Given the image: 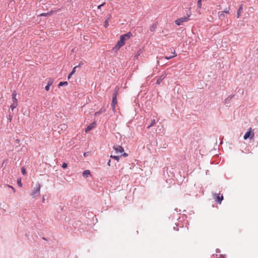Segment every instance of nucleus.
I'll list each match as a JSON object with an SVG mask.
<instances>
[{"label":"nucleus","instance_id":"f257e3e1","mask_svg":"<svg viewBox=\"0 0 258 258\" xmlns=\"http://www.w3.org/2000/svg\"><path fill=\"white\" fill-rule=\"evenodd\" d=\"M191 15L190 13H187L186 16H184L180 18L177 19L175 21V23L177 26H180L183 23L187 22L189 20V17Z\"/></svg>","mask_w":258,"mask_h":258},{"label":"nucleus","instance_id":"f03ea898","mask_svg":"<svg viewBox=\"0 0 258 258\" xmlns=\"http://www.w3.org/2000/svg\"><path fill=\"white\" fill-rule=\"evenodd\" d=\"M119 88L118 86H116L114 89V93L113 94L112 102L111 104V107L113 110H115V105L117 104V95Z\"/></svg>","mask_w":258,"mask_h":258},{"label":"nucleus","instance_id":"7ed1b4c3","mask_svg":"<svg viewBox=\"0 0 258 258\" xmlns=\"http://www.w3.org/2000/svg\"><path fill=\"white\" fill-rule=\"evenodd\" d=\"M40 188H41V185H40V184L39 183H38L36 184V187L35 188H34V189H33V190L31 192L30 195L33 198L36 197L40 194Z\"/></svg>","mask_w":258,"mask_h":258},{"label":"nucleus","instance_id":"20e7f679","mask_svg":"<svg viewBox=\"0 0 258 258\" xmlns=\"http://www.w3.org/2000/svg\"><path fill=\"white\" fill-rule=\"evenodd\" d=\"M254 136V132L252 131L251 128L250 127L248 129L247 131L244 134L243 138L244 140H247V139L251 140L253 138Z\"/></svg>","mask_w":258,"mask_h":258},{"label":"nucleus","instance_id":"39448f33","mask_svg":"<svg viewBox=\"0 0 258 258\" xmlns=\"http://www.w3.org/2000/svg\"><path fill=\"white\" fill-rule=\"evenodd\" d=\"M125 41V38H123V37H121L120 36V40L117 42L116 44L115 45L114 48L116 49H119L121 46H122Z\"/></svg>","mask_w":258,"mask_h":258},{"label":"nucleus","instance_id":"423d86ee","mask_svg":"<svg viewBox=\"0 0 258 258\" xmlns=\"http://www.w3.org/2000/svg\"><path fill=\"white\" fill-rule=\"evenodd\" d=\"M213 196L216 202L219 204H221L222 200H223V196L220 194H213Z\"/></svg>","mask_w":258,"mask_h":258},{"label":"nucleus","instance_id":"0eeeda50","mask_svg":"<svg viewBox=\"0 0 258 258\" xmlns=\"http://www.w3.org/2000/svg\"><path fill=\"white\" fill-rule=\"evenodd\" d=\"M166 76L167 74L166 72H163L162 75L160 77H158L156 81V84L160 85L161 83L162 80L166 78Z\"/></svg>","mask_w":258,"mask_h":258},{"label":"nucleus","instance_id":"6e6552de","mask_svg":"<svg viewBox=\"0 0 258 258\" xmlns=\"http://www.w3.org/2000/svg\"><path fill=\"white\" fill-rule=\"evenodd\" d=\"M113 148L116 153H122L124 152V149L123 147L119 145H114Z\"/></svg>","mask_w":258,"mask_h":258},{"label":"nucleus","instance_id":"1a4fd4ad","mask_svg":"<svg viewBox=\"0 0 258 258\" xmlns=\"http://www.w3.org/2000/svg\"><path fill=\"white\" fill-rule=\"evenodd\" d=\"M229 13V8H226L224 10V11L221 12L220 14V13H219V18L221 19H223L225 17V14H228Z\"/></svg>","mask_w":258,"mask_h":258},{"label":"nucleus","instance_id":"9d476101","mask_svg":"<svg viewBox=\"0 0 258 258\" xmlns=\"http://www.w3.org/2000/svg\"><path fill=\"white\" fill-rule=\"evenodd\" d=\"M96 125V123L95 122H93L90 123L85 129V132L86 133H87V132L90 131L92 129H93V128H94L95 127Z\"/></svg>","mask_w":258,"mask_h":258},{"label":"nucleus","instance_id":"9b49d317","mask_svg":"<svg viewBox=\"0 0 258 258\" xmlns=\"http://www.w3.org/2000/svg\"><path fill=\"white\" fill-rule=\"evenodd\" d=\"M234 95H230L227 98L225 99L224 103L225 104H229L230 103V100L234 97Z\"/></svg>","mask_w":258,"mask_h":258},{"label":"nucleus","instance_id":"f8f14e48","mask_svg":"<svg viewBox=\"0 0 258 258\" xmlns=\"http://www.w3.org/2000/svg\"><path fill=\"white\" fill-rule=\"evenodd\" d=\"M121 37H123V38H125V40H126L132 36V33L131 32H129L126 34L121 35Z\"/></svg>","mask_w":258,"mask_h":258},{"label":"nucleus","instance_id":"ddd939ff","mask_svg":"<svg viewBox=\"0 0 258 258\" xmlns=\"http://www.w3.org/2000/svg\"><path fill=\"white\" fill-rule=\"evenodd\" d=\"M242 10H243V5H241L239 6L238 10L237 12L236 16H237V18H239V17L240 16L241 12L242 11Z\"/></svg>","mask_w":258,"mask_h":258},{"label":"nucleus","instance_id":"4468645a","mask_svg":"<svg viewBox=\"0 0 258 258\" xmlns=\"http://www.w3.org/2000/svg\"><path fill=\"white\" fill-rule=\"evenodd\" d=\"M16 96H17L16 92L15 91H14L12 94V100H13V102L18 103V100L16 98Z\"/></svg>","mask_w":258,"mask_h":258},{"label":"nucleus","instance_id":"2eb2a0df","mask_svg":"<svg viewBox=\"0 0 258 258\" xmlns=\"http://www.w3.org/2000/svg\"><path fill=\"white\" fill-rule=\"evenodd\" d=\"M172 55H171V56H166L165 57V58L167 60H169V59H170L171 58H173V57H174L176 56V52L174 50V51L172 52Z\"/></svg>","mask_w":258,"mask_h":258},{"label":"nucleus","instance_id":"dca6fc26","mask_svg":"<svg viewBox=\"0 0 258 258\" xmlns=\"http://www.w3.org/2000/svg\"><path fill=\"white\" fill-rule=\"evenodd\" d=\"M91 175V173H90V170H85L83 172V176L84 177H87L89 175Z\"/></svg>","mask_w":258,"mask_h":258},{"label":"nucleus","instance_id":"f3484780","mask_svg":"<svg viewBox=\"0 0 258 258\" xmlns=\"http://www.w3.org/2000/svg\"><path fill=\"white\" fill-rule=\"evenodd\" d=\"M17 105H18V103L13 102L10 106V108L11 109V110L12 111H13L14 109L17 107Z\"/></svg>","mask_w":258,"mask_h":258},{"label":"nucleus","instance_id":"a211bd4d","mask_svg":"<svg viewBox=\"0 0 258 258\" xmlns=\"http://www.w3.org/2000/svg\"><path fill=\"white\" fill-rule=\"evenodd\" d=\"M157 27V24L156 23L153 24L150 27V30L151 32H154Z\"/></svg>","mask_w":258,"mask_h":258},{"label":"nucleus","instance_id":"6ab92c4d","mask_svg":"<svg viewBox=\"0 0 258 258\" xmlns=\"http://www.w3.org/2000/svg\"><path fill=\"white\" fill-rule=\"evenodd\" d=\"M156 123L155 119L152 120L151 123L147 126V128H149L150 127L153 126Z\"/></svg>","mask_w":258,"mask_h":258},{"label":"nucleus","instance_id":"aec40b11","mask_svg":"<svg viewBox=\"0 0 258 258\" xmlns=\"http://www.w3.org/2000/svg\"><path fill=\"white\" fill-rule=\"evenodd\" d=\"M68 83L67 81H65V82H59V83L58 84V87H60L61 86H67L68 85Z\"/></svg>","mask_w":258,"mask_h":258},{"label":"nucleus","instance_id":"412c9836","mask_svg":"<svg viewBox=\"0 0 258 258\" xmlns=\"http://www.w3.org/2000/svg\"><path fill=\"white\" fill-rule=\"evenodd\" d=\"M202 7V0H198L197 3V9H200Z\"/></svg>","mask_w":258,"mask_h":258},{"label":"nucleus","instance_id":"4be33fe9","mask_svg":"<svg viewBox=\"0 0 258 258\" xmlns=\"http://www.w3.org/2000/svg\"><path fill=\"white\" fill-rule=\"evenodd\" d=\"M52 12L51 11V12H48V13H42L40 15V16H50L51 15Z\"/></svg>","mask_w":258,"mask_h":258},{"label":"nucleus","instance_id":"5701e85b","mask_svg":"<svg viewBox=\"0 0 258 258\" xmlns=\"http://www.w3.org/2000/svg\"><path fill=\"white\" fill-rule=\"evenodd\" d=\"M109 18H108L104 22V26L105 27V28H107L108 25H109Z\"/></svg>","mask_w":258,"mask_h":258},{"label":"nucleus","instance_id":"b1692460","mask_svg":"<svg viewBox=\"0 0 258 258\" xmlns=\"http://www.w3.org/2000/svg\"><path fill=\"white\" fill-rule=\"evenodd\" d=\"M53 83V81L51 78H49L47 82V85L51 86Z\"/></svg>","mask_w":258,"mask_h":258},{"label":"nucleus","instance_id":"393cba45","mask_svg":"<svg viewBox=\"0 0 258 258\" xmlns=\"http://www.w3.org/2000/svg\"><path fill=\"white\" fill-rule=\"evenodd\" d=\"M142 53V50L141 49H140L138 51L137 53L136 54H135V57L136 58H138V56Z\"/></svg>","mask_w":258,"mask_h":258},{"label":"nucleus","instance_id":"a878e982","mask_svg":"<svg viewBox=\"0 0 258 258\" xmlns=\"http://www.w3.org/2000/svg\"><path fill=\"white\" fill-rule=\"evenodd\" d=\"M79 66H80V64H79V66H76V67H75L73 69V70H72V72L70 73L71 74V75H73V74L75 73V72H76V69L78 67H79Z\"/></svg>","mask_w":258,"mask_h":258},{"label":"nucleus","instance_id":"bb28decb","mask_svg":"<svg viewBox=\"0 0 258 258\" xmlns=\"http://www.w3.org/2000/svg\"><path fill=\"white\" fill-rule=\"evenodd\" d=\"M106 111V109L104 107H102L98 112H99V113L104 112Z\"/></svg>","mask_w":258,"mask_h":258},{"label":"nucleus","instance_id":"cd10ccee","mask_svg":"<svg viewBox=\"0 0 258 258\" xmlns=\"http://www.w3.org/2000/svg\"><path fill=\"white\" fill-rule=\"evenodd\" d=\"M110 157H111V158H113V159H115V160H117V161H118L119 158V157L118 156H115V155H114V156L111 155V156H110Z\"/></svg>","mask_w":258,"mask_h":258},{"label":"nucleus","instance_id":"c85d7f7f","mask_svg":"<svg viewBox=\"0 0 258 258\" xmlns=\"http://www.w3.org/2000/svg\"><path fill=\"white\" fill-rule=\"evenodd\" d=\"M17 184H18V185L20 187H22V185H23L22 183L21 182V179L18 180V181H17Z\"/></svg>","mask_w":258,"mask_h":258},{"label":"nucleus","instance_id":"c756f323","mask_svg":"<svg viewBox=\"0 0 258 258\" xmlns=\"http://www.w3.org/2000/svg\"><path fill=\"white\" fill-rule=\"evenodd\" d=\"M12 118H13V115L10 114L9 115V117H8V120H9V122H11L12 121Z\"/></svg>","mask_w":258,"mask_h":258},{"label":"nucleus","instance_id":"7c9ffc66","mask_svg":"<svg viewBox=\"0 0 258 258\" xmlns=\"http://www.w3.org/2000/svg\"><path fill=\"white\" fill-rule=\"evenodd\" d=\"M22 173L23 175H25L26 173L25 168L24 167H22L21 169Z\"/></svg>","mask_w":258,"mask_h":258},{"label":"nucleus","instance_id":"2f4dec72","mask_svg":"<svg viewBox=\"0 0 258 258\" xmlns=\"http://www.w3.org/2000/svg\"><path fill=\"white\" fill-rule=\"evenodd\" d=\"M8 160L7 159L4 160L3 162L2 167H3L6 165V163H7Z\"/></svg>","mask_w":258,"mask_h":258},{"label":"nucleus","instance_id":"473e14b6","mask_svg":"<svg viewBox=\"0 0 258 258\" xmlns=\"http://www.w3.org/2000/svg\"><path fill=\"white\" fill-rule=\"evenodd\" d=\"M67 166L68 165L66 163H63L61 165V167L63 168H66L67 167Z\"/></svg>","mask_w":258,"mask_h":258},{"label":"nucleus","instance_id":"72a5a7b5","mask_svg":"<svg viewBox=\"0 0 258 258\" xmlns=\"http://www.w3.org/2000/svg\"><path fill=\"white\" fill-rule=\"evenodd\" d=\"M50 86L49 85H46L45 87V89L46 91H48L49 90Z\"/></svg>","mask_w":258,"mask_h":258},{"label":"nucleus","instance_id":"f704fd0d","mask_svg":"<svg viewBox=\"0 0 258 258\" xmlns=\"http://www.w3.org/2000/svg\"><path fill=\"white\" fill-rule=\"evenodd\" d=\"M104 4H105V3H103V4H101V5H99V6H98V8H98V9H100L102 6H103L104 5Z\"/></svg>","mask_w":258,"mask_h":258},{"label":"nucleus","instance_id":"c9c22d12","mask_svg":"<svg viewBox=\"0 0 258 258\" xmlns=\"http://www.w3.org/2000/svg\"><path fill=\"white\" fill-rule=\"evenodd\" d=\"M100 113H99V112L98 111H97L95 113V116H98V115H99Z\"/></svg>","mask_w":258,"mask_h":258},{"label":"nucleus","instance_id":"e433bc0d","mask_svg":"<svg viewBox=\"0 0 258 258\" xmlns=\"http://www.w3.org/2000/svg\"><path fill=\"white\" fill-rule=\"evenodd\" d=\"M122 156L123 157H126V156H128V154L127 153H123V154H122Z\"/></svg>","mask_w":258,"mask_h":258},{"label":"nucleus","instance_id":"4c0bfd02","mask_svg":"<svg viewBox=\"0 0 258 258\" xmlns=\"http://www.w3.org/2000/svg\"><path fill=\"white\" fill-rule=\"evenodd\" d=\"M110 162H111V160L110 159L109 160V161H108L107 162V165L110 166Z\"/></svg>","mask_w":258,"mask_h":258},{"label":"nucleus","instance_id":"58836bf2","mask_svg":"<svg viewBox=\"0 0 258 258\" xmlns=\"http://www.w3.org/2000/svg\"><path fill=\"white\" fill-rule=\"evenodd\" d=\"M72 75H71V73H70V74H69V76H68V79H70Z\"/></svg>","mask_w":258,"mask_h":258},{"label":"nucleus","instance_id":"ea45409f","mask_svg":"<svg viewBox=\"0 0 258 258\" xmlns=\"http://www.w3.org/2000/svg\"><path fill=\"white\" fill-rule=\"evenodd\" d=\"M61 126H62V127H61V129H63V128H65V127H66V125L65 124H61Z\"/></svg>","mask_w":258,"mask_h":258},{"label":"nucleus","instance_id":"a19ab883","mask_svg":"<svg viewBox=\"0 0 258 258\" xmlns=\"http://www.w3.org/2000/svg\"><path fill=\"white\" fill-rule=\"evenodd\" d=\"M61 126H62V127H61V129H63V128H65V127H66V125L65 124H61Z\"/></svg>","mask_w":258,"mask_h":258},{"label":"nucleus","instance_id":"79ce46f5","mask_svg":"<svg viewBox=\"0 0 258 258\" xmlns=\"http://www.w3.org/2000/svg\"><path fill=\"white\" fill-rule=\"evenodd\" d=\"M10 187L11 188H12V190H13L14 192L15 191V189L13 187H12V186H10Z\"/></svg>","mask_w":258,"mask_h":258},{"label":"nucleus","instance_id":"37998d69","mask_svg":"<svg viewBox=\"0 0 258 258\" xmlns=\"http://www.w3.org/2000/svg\"><path fill=\"white\" fill-rule=\"evenodd\" d=\"M42 201L43 203H44V202H45V199H44V197L42 198Z\"/></svg>","mask_w":258,"mask_h":258},{"label":"nucleus","instance_id":"c03bdc74","mask_svg":"<svg viewBox=\"0 0 258 258\" xmlns=\"http://www.w3.org/2000/svg\"><path fill=\"white\" fill-rule=\"evenodd\" d=\"M216 251L218 252H220V250L219 249H217L216 250Z\"/></svg>","mask_w":258,"mask_h":258},{"label":"nucleus","instance_id":"a18cd8bd","mask_svg":"<svg viewBox=\"0 0 258 258\" xmlns=\"http://www.w3.org/2000/svg\"><path fill=\"white\" fill-rule=\"evenodd\" d=\"M84 156H86V153H85L84 154Z\"/></svg>","mask_w":258,"mask_h":258}]
</instances>
